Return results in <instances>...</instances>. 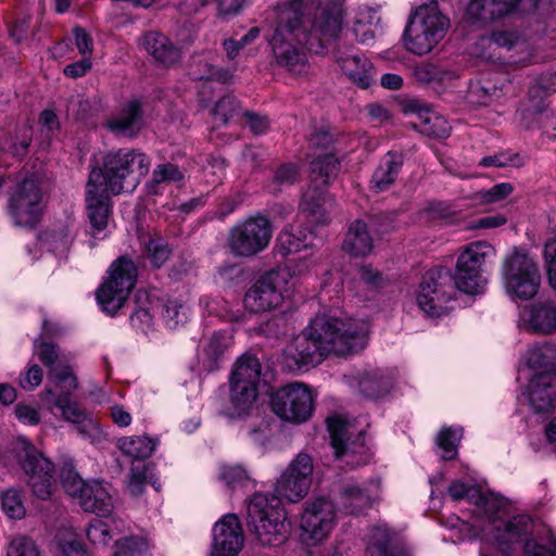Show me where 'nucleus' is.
<instances>
[{"label":"nucleus","mask_w":556,"mask_h":556,"mask_svg":"<svg viewBox=\"0 0 556 556\" xmlns=\"http://www.w3.org/2000/svg\"><path fill=\"white\" fill-rule=\"evenodd\" d=\"M150 159L141 151L122 148L105 152L98 166L89 173L88 182L113 195L132 192L149 173Z\"/></svg>","instance_id":"obj_3"},{"label":"nucleus","mask_w":556,"mask_h":556,"mask_svg":"<svg viewBox=\"0 0 556 556\" xmlns=\"http://www.w3.org/2000/svg\"><path fill=\"white\" fill-rule=\"evenodd\" d=\"M327 427L336 459L351 469L369 463L371 454L362 432L354 434L352 427L338 416L328 418Z\"/></svg>","instance_id":"obj_12"},{"label":"nucleus","mask_w":556,"mask_h":556,"mask_svg":"<svg viewBox=\"0 0 556 556\" xmlns=\"http://www.w3.org/2000/svg\"><path fill=\"white\" fill-rule=\"evenodd\" d=\"M462 438L458 428H443L437 438V444L442 451L441 457L445 460L453 459L457 453V442Z\"/></svg>","instance_id":"obj_47"},{"label":"nucleus","mask_w":556,"mask_h":556,"mask_svg":"<svg viewBox=\"0 0 556 556\" xmlns=\"http://www.w3.org/2000/svg\"><path fill=\"white\" fill-rule=\"evenodd\" d=\"M137 266L127 256L112 263L110 277L97 291V300L104 312L115 315L127 301L137 282Z\"/></svg>","instance_id":"obj_9"},{"label":"nucleus","mask_w":556,"mask_h":556,"mask_svg":"<svg viewBox=\"0 0 556 556\" xmlns=\"http://www.w3.org/2000/svg\"><path fill=\"white\" fill-rule=\"evenodd\" d=\"M336 519L333 503L320 496L307 501L301 516L302 540L308 545H315L325 540L331 532Z\"/></svg>","instance_id":"obj_16"},{"label":"nucleus","mask_w":556,"mask_h":556,"mask_svg":"<svg viewBox=\"0 0 556 556\" xmlns=\"http://www.w3.org/2000/svg\"><path fill=\"white\" fill-rule=\"evenodd\" d=\"M55 540L63 556H89L79 535L72 528L60 529Z\"/></svg>","instance_id":"obj_43"},{"label":"nucleus","mask_w":556,"mask_h":556,"mask_svg":"<svg viewBox=\"0 0 556 556\" xmlns=\"http://www.w3.org/2000/svg\"><path fill=\"white\" fill-rule=\"evenodd\" d=\"M341 31V2L324 10L317 21H298L294 10L277 13V25L270 46L279 66L300 74L305 71L307 59L300 46L313 49V38L329 40Z\"/></svg>","instance_id":"obj_2"},{"label":"nucleus","mask_w":556,"mask_h":556,"mask_svg":"<svg viewBox=\"0 0 556 556\" xmlns=\"http://www.w3.org/2000/svg\"><path fill=\"white\" fill-rule=\"evenodd\" d=\"M448 27L450 20L437 3L420 5L406 25L405 48L414 54H426L444 38Z\"/></svg>","instance_id":"obj_6"},{"label":"nucleus","mask_w":556,"mask_h":556,"mask_svg":"<svg viewBox=\"0 0 556 556\" xmlns=\"http://www.w3.org/2000/svg\"><path fill=\"white\" fill-rule=\"evenodd\" d=\"M247 0H187L186 7L189 12H197L208 3L216 4L217 15L219 17H229L238 14Z\"/></svg>","instance_id":"obj_44"},{"label":"nucleus","mask_w":556,"mask_h":556,"mask_svg":"<svg viewBox=\"0 0 556 556\" xmlns=\"http://www.w3.org/2000/svg\"><path fill=\"white\" fill-rule=\"evenodd\" d=\"M556 555V538L552 536L549 546L536 543L534 541H527L525 545V556H555Z\"/></svg>","instance_id":"obj_63"},{"label":"nucleus","mask_w":556,"mask_h":556,"mask_svg":"<svg viewBox=\"0 0 556 556\" xmlns=\"http://www.w3.org/2000/svg\"><path fill=\"white\" fill-rule=\"evenodd\" d=\"M35 346L37 349L39 359L49 368V370L59 365V352L55 345L47 342H40L39 344L35 343Z\"/></svg>","instance_id":"obj_60"},{"label":"nucleus","mask_w":556,"mask_h":556,"mask_svg":"<svg viewBox=\"0 0 556 556\" xmlns=\"http://www.w3.org/2000/svg\"><path fill=\"white\" fill-rule=\"evenodd\" d=\"M507 84L508 80L504 76L503 81L483 78L471 83L466 97L467 101L473 106L490 105L505 94Z\"/></svg>","instance_id":"obj_29"},{"label":"nucleus","mask_w":556,"mask_h":556,"mask_svg":"<svg viewBox=\"0 0 556 556\" xmlns=\"http://www.w3.org/2000/svg\"><path fill=\"white\" fill-rule=\"evenodd\" d=\"M112 132L127 138H135L143 127V111L139 100L127 101L119 112L106 122Z\"/></svg>","instance_id":"obj_25"},{"label":"nucleus","mask_w":556,"mask_h":556,"mask_svg":"<svg viewBox=\"0 0 556 556\" xmlns=\"http://www.w3.org/2000/svg\"><path fill=\"white\" fill-rule=\"evenodd\" d=\"M520 318L533 332L548 334L556 330V306L552 302H540L526 306Z\"/></svg>","instance_id":"obj_28"},{"label":"nucleus","mask_w":556,"mask_h":556,"mask_svg":"<svg viewBox=\"0 0 556 556\" xmlns=\"http://www.w3.org/2000/svg\"><path fill=\"white\" fill-rule=\"evenodd\" d=\"M49 375L62 389L61 394H71V392L78 388V381L72 368L62 362L58 366L52 367L49 370Z\"/></svg>","instance_id":"obj_48"},{"label":"nucleus","mask_w":556,"mask_h":556,"mask_svg":"<svg viewBox=\"0 0 556 556\" xmlns=\"http://www.w3.org/2000/svg\"><path fill=\"white\" fill-rule=\"evenodd\" d=\"M369 326L364 320L317 316L285 349V362L290 369L321 362L334 354L349 356L365 349Z\"/></svg>","instance_id":"obj_1"},{"label":"nucleus","mask_w":556,"mask_h":556,"mask_svg":"<svg viewBox=\"0 0 556 556\" xmlns=\"http://www.w3.org/2000/svg\"><path fill=\"white\" fill-rule=\"evenodd\" d=\"M299 177L298 167L292 163H286L277 167L268 188L271 192H278L285 186L293 185Z\"/></svg>","instance_id":"obj_50"},{"label":"nucleus","mask_w":556,"mask_h":556,"mask_svg":"<svg viewBox=\"0 0 556 556\" xmlns=\"http://www.w3.org/2000/svg\"><path fill=\"white\" fill-rule=\"evenodd\" d=\"M181 309L182 305L178 301L169 300L163 305L162 317L169 328H176L182 323L185 312L181 313Z\"/></svg>","instance_id":"obj_58"},{"label":"nucleus","mask_w":556,"mask_h":556,"mask_svg":"<svg viewBox=\"0 0 556 556\" xmlns=\"http://www.w3.org/2000/svg\"><path fill=\"white\" fill-rule=\"evenodd\" d=\"M41 200L37 179L30 177L18 182L9 200V213L15 225L34 226L41 212Z\"/></svg>","instance_id":"obj_18"},{"label":"nucleus","mask_w":556,"mask_h":556,"mask_svg":"<svg viewBox=\"0 0 556 556\" xmlns=\"http://www.w3.org/2000/svg\"><path fill=\"white\" fill-rule=\"evenodd\" d=\"M456 289V279L450 268H431L422 276L417 296L418 305L431 317L444 315L447 312V303L455 296Z\"/></svg>","instance_id":"obj_11"},{"label":"nucleus","mask_w":556,"mask_h":556,"mask_svg":"<svg viewBox=\"0 0 556 556\" xmlns=\"http://www.w3.org/2000/svg\"><path fill=\"white\" fill-rule=\"evenodd\" d=\"M184 178L178 166L172 163L157 165L152 173V182L155 185L164 182H179Z\"/></svg>","instance_id":"obj_55"},{"label":"nucleus","mask_w":556,"mask_h":556,"mask_svg":"<svg viewBox=\"0 0 556 556\" xmlns=\"http://www.w3.org/2000/svg\"><path fill=\"white\" fill-rule=\"evenodd\" d=\"M283 278L271 270L263 275L244 295V306L253 313L266 312L277 307L282 301L281 282Z\"/></svg>","instance_id":"obj_20"},{"label":"nucleus","mask_w":556,"mask_h":556,"mask_svg":"<svg viewBox=\"0 0 556 556\" xmlns=\"http://www.w3.org/2000/svg\"><path fill=\"white\" fill-rule=\"evenodd\" d=\"M7 556H42L36 542L26 535L17 534L11 539Z\"/></svg>","instance_id":"obj_49"},{"label":"nucleus","mask_w":556,"mask_h":556,"mask_svg":"<svg viewBox=\"0 0 556 556\" xmlns=\"http://www.w3.org/2000/svg\"><path fill=\"white\" fill-rule=\"evenodd\" d=\"M336 61L342 72L361 88L370 86L374 73L370 62L365 55L353 48L339 46L336 49Z\"/></svg>","instance_id":"obj_24"},{"label":"nucleus","mask_w":556,"mask_h":556,"mask_svg":"<svg viewBox=\"0 0 556 556\" xmlns=\"http://www.w3.org/2000/svg\"><path fill=\"white\" fill-rule=\"evenodd\" d=\"M260 35V29L257 27H252L244 36L240 39L229 38L224 41V48L227 53V56L230 60H233L239 51L245 46L250 45Z\"/></svg>","instance_id":"obj_57"},{"label":"nucleus","mask_w":556,"mask_h":556,"mask_svg":"<svg viewBox=\"0 0 556 556\" xmlns=\"http://www.w3.org/2000/svg\"><path fill=\"white\" fill-rule=\"evenodd\" d=\"M494 255V248L485 241L468 244L458 256L456 271L453 275L457 289L469 294L480 293L486 283L483 266Z\"/></svg>","instance_id":"obj_13"},{"label":"nucleus","mask_w":556,"mask_h":556,"mask_svg":"<svg viewBox=\"0 0 556 556\" xmlns=\"http://www.w3.org/2000/svg\"><path fill=\"white\" fill-rule=\"evenodd\" d=\"M147 482V466L144 464L132 465L128 476L127 490L138 496L143 493Z\"/></svg>","instance_id":"obj_56"},{"label":"nucleus","mask_w":556,"mask_h":556,"mask_svg":"<svg viewBox=\"0 0 556 556\" xmlns=\"http://www.w3.org/2000/svg\"><path fill=\"white\" fill-rule=\"evenodd\" d=\"M337 502L346 514L355 515L369 507L370 497L365 489L346 482L340 486Z\"/></svg>","instance_id":"obj_34"},{"label":"nucleus","mask_w":556,"mask_h":556,"mask_svg":"<svg viewBox=\"0 0 556 556\" xmlns=\"http://www.w3.org/2000/svg\"><path fill=\"white\" fill-rule=\"evenodd\" d=\"M240 104L232 96L223 97L214 108V116L216 119L226 124L231 117L239 114Z\"/></svg>","instance_id":"obj_54"},{"label":"nucleus","mask_w":556,"mask_h":556,"mask_svg":"<svg viewBox=\"0 0 556 556\" xmlns=\"http://www.w3.org/2000/svg\"><path fill=\"white\" fill-rule=\"evenodd\" d=\"M111 192L87 181L86 215L90 225L89 233L103 239L112 214Z\"/></svg>","instance_id":"obj_22"},{"label":"nucleus","mask_w":556,"mask_h":556,"mask_svg":"<svg viewBox=\"0 0 556 556\" xmlns=\"http://www.w3.org/2000/svg\"><path fill=\"white\" fill-rule=\"evenodd\" d=\"M229 387L231 416L240 418L248 416L257 399L258 386L229 382Z\"/></svg>","instance_id":"obj_33"},{"label":"nucleus","mask_w":556,"mask_h":556,"mask_svg":"<svg viewBox=\"0 0 556 556\" xmlns=\"http://www.w3.org/2000/svg\"><path fill=\"white\" fill-rule=\"evenodd\" d=\"M227 348V338L222 333H214L204 344V363L207 369L217 368V363Z\"/></svg>","instance_id":"obj_46"},{"label":"nucleus","mask_w":556,"mask_h":556,"mask_svg":"<svg viewBox=\"0 0 556 556\" xmlns=\"http://www.w3.org/2000/svg\"><path fill=\"white\" fill-rule=\"evenodd\" d=\"M42 377V369L35 364L21 375L20 384L24 390L31 391L41 383Z\"/></svg>","instance_id":"obj_62"},{"label":"nucleus","mask_w":556,"mask_h":556,"mask_svg":"<svg viewBox=\"0 0 556 556\" xmlns=\"http://www.w3.org/2000/svg\"><path fill=\"white\" fill-rule=\"evenodd\" d=\"M309 178L312 185L327 186L340 169L339 160L331 153L317 156L311 162Z\"/></svg>","instance_id":"obj_37"},{"label":"nucleus","mask_w":556,"mask_h":556,"mask_svg":"<svg viewBox=\"0 0 556 556\" xmlns=\"http://www.w3.org/2000/svg\"><path fill=\"white\" fill-rule=\"evenodd\" d=\"M150 547L146 538L127 536L116 541L113 556H143Z\"/></svg>","instance_id":"obj_45"},{"label":"nucleus","mask_w":556,"mask_h":556,"mask_svg":"<svg viewBox=\"0 0 556 556\" xmlns=\"http://www.w3.org/2000/svg\"><path fill=\"white\" fill-rule=\"evenodd\" d=\"M261 370L260 359L254 354L244 353L235 363L229 382L258 386Z\"/></svg>","instance_id":"obj_35"},{"label":"nucleus","mask_w":556,"mask_h":556,"mask_svg":"<svg viewBox=\"0 0 556 556\" xmlns=\"http://www.w3.org/2000/svg\"><path fill=\"white\" fill-rule=\"evenodd\" d=\"M247 526L263 546H279L285 543L289 534V523L281 500L271 494H254L247 507Z\"/></svg>","instance_id":"obj_5"},{"label":"nucleus","mask_w":556,"mask_h":556,"mask_svg":"<svg viewBox=\"0 0 556 556\" xmlns=\"http://www.w3.org/2000/svg\"><path fill=\"white\" fill-rule=\"evenodd\" d=\"M156 441L147 435L123 437L117 440L121 452L134 459H146L152 455Z\"/></svg>","instance_id":"obj_39"},{"label":"nucleus","mask_w":556,"mask_h":556,"mask_svg":"<svg viewBox=\"0 0 556 556\" xmlns=\"http://www.w3.org/2000/svg\"><path fill=\"white\" fill-rule=\"evenodd\" d=\"M62 485L66 493L75 498L85 511L109 515L114 506L113 489L103 481H84L75 472L63 476Z\"/></svg>","instance_id":"obj_14"},{"label":"nucleus","mask_w":556,"mask_h":556,"mask_svg":"<svg viewBox=\"0 0 556 556\" xmlns=\"http://www.w3.org/2000/svg\"><path fill=\"white\" fill-rule=\"evenodd\" d=\"M15 452L34 495L49 500L55 486L53 463L25 438L16 440Z\"/></svg>","instance_id":"obj_8"},{"label":"nucleus","mask_w":556,"mask_h":556,"mask_svg":"<svg viewBox=\"0 0 556 556\" xmlns=\"http://www.w3.org/2000/svg\"><path fill=\"white\" fill-rule=\"evenodd\" d=\"M343 250L352 256H366L374 248L368 226L361 219L354 220L345 235Z\"/></svg>","instance_id":"obj_31"},{"label":"nucleus","mask_w":556,"mask_h":556,"mask_svg":"<svg viewBox=\"0 0 556 556\" xmlns=\"http://www.w3.org/2000/svg\"><path fill=\"white\" fill-rule=\"evenodd\" d=\"M547 274L552 287L556 290V236L545 244Z\"/></svg>","instance_id":"obj_64"},{"label":"nucleus","mask_w":556,"mask_h":556,"mask_svg":"<svg viewBox=\"0 0 556 556\" xmlns=\"http://www.w3.org/2000/svg\"><path fill=\"white\" fill-rule=\"evenodd\" d=\"M541 273L535 261L526 252L515 249L503 263V282L513 299H533L541 287Z\"/></svg>","instance_id":"obj_7"},{"label":"nucleus","mask_w":556,"mask_h":556,"mask_svg":"<svg viewBox=\"0 0 556 556\" xmlns=\"http://www.w3.org/2000/svg\"><path fill=\"white\" fill-rule=\"evenodd\" d=\"M218 478L229 488L242 485L249 479L248 473L243 467L240 465L228 464L220 466Z\"/></svg>","instance_id":"obj_53"},{"label":"nucleus","mask_w":556,"mask_h":556,"mask_svg":"<svg viewBox=\"0 0 556 556\" xmlns=\"http://www.w3.org/2000/svg\"><path fill=\"white\" fill-rule=\"evenodd\" d=\"M70 394H59L53 401V406L61 410L63 418L70 422L77 424L78 432L88 434V429L93 427V421L88 418L87 413L77 403L72 402Z\"/></svg>","instance_id":"obj_36"},{"label":"nucleus","mask_w":556,"mask_h":556,"mask_svg":"<svg viewBox=\"0 0 556 556\" xmlns=\"http://www.w3.org/2000/svg\"><path fill=\"white\" fill-rule=\"evenodd\" d=\"M271 236L273 228L269 219L257 214L231 227L227 245L229 252L236 257H252L269 245Z\"/></svg>","instance_id":"obj_10"},{"label":"nucleus","mask_w":556,"mask_h":556,"mask_svg":"<svg viewBox=\"0 0 556 556\" xmlns=\"http://www.w3.org/2000/svg\"><path fill=\"white\" fill-rule=\"evenodd\" d=\"M548 96V89L539 80L529 87L527 97L521 101L517 111L525 127H554L556 113L549 109Z\"/></svg>","instance_id":"obj_19"},{"label":"nucleus","mask_w":556,"mask_h":556,"mask_svg":"<svg viewBox=\"0 0 556 556\" xmlns=\"http://www.w3.org/2000/svg\"><path fill=\"white\" fill-rule=\"evenodd\" d=\"M243 546V532L235 515H226L213 528L211 556H236Z\"/></svg>","instance_id":"obj_23"},{"label":"nucleus","mask_w":556,"mask_h":556,"mask_svg":"<svg viewBox=\"0 0 556 556\" xmlns=\"http://www.w3.org/2000/svg\"><path fill=\"white\" fill-rule=\"evenodd\" d=\"M86 535L89 542L96 546H106L114 536L109 523L101 519H92L89 522Z\"/></svg>","instance_id":"obj_51"},{"label":"nucleus","mask_w":556,"mask_h":556,"mask_svg":"<svg viewBox=\"0 0 556 556\" xmlns=\"http://www.w3.org/2000/svg\"><path fill=\"white\" fill-rule=\"evenodd\" d=\"M270 405L281 419L301 424L312 416L314 399L307 386L294 382L278 389L270 397Z\"/></svg>","instance_id":"obj_15"},{"label":"nucleus","mask_w":556,"mask_h":556,"mask_svg":"<svg viewBox=\"0 0 556 556\" xmlns=\"http://www.w3.org/2000/svg\"><path fill=\"white\" fill-rule=\"evenodd\" d=\"M514 190V187L509 182H501L494 185L489 190H484L480 192V199L484 203H494L502 201L507 198Z\"/></svg>","instance_id":"obj_59"},{"label":"nucleus","mask_w":556,"mask_h":556,"mask_svg":"<svg viewBox=\"0 0 556 556\" xmlns=\"http://www.w3.org/2000/svg\"><path fill=\"white\" fill-rule=\"evenodd\" d=\"M142 45L159 63L170 66L179 61L180 50L163 34L149 31L143 36Z\"/></svg>","instance_id":"obj_30"},{"label":"nucleus","mask_w":556,"mask_h":556,"mask_svg":"<svg viewBox=\"0 0 556 556\" xmlns=\"http://www.w3.org/2000/svg\"><path fill=\"white\" fill-rule=\"evenodd\" d=\"M278 242L285 254L296 253L313 245V233L302 228H286L279 237Z\"/></svg>","instance_id":"obj_40"},{"label":"nucleus","mask_w":556,"mask_h":556,"mask_svg":"<svg viewBox=\"0 0 556 556\" xmlns=\"http://www.w3.org/2000/svg\"><path fill=\"white\" fill-rule=\"evenodd\" d=\"M313 458L306 453H299L282 471L276 482V496L296 503L304 498L313 481Z\"/></svg>","instance_id":"obj_17"},{"label":"nucleus","mask_w":556,"mask_h":556,"mask_svg":"<svg viewBox=\"0 0 556 556\" xmlns=\"http://www.w3.org/2000/svg\"><path fill=\"white\" fill-rule=\"evenodd\" d=\"M142 245L144 248L146 256L155 268L163 266L172 254L168 243L160 236L152 237L148 235L142 237Z\"/></svg>","instance_id":"obj_42"},{"label":"nucleus","mask_w":556,"mask_h":556,"mask_svg":"<svg viewBox=\"0 0 556 556\" xmlns=\"http://www.w3.org/2000/svg\"><path fill=\"white\" fill-rule=\"evenodd\" d=\"M402 165V156L389 152L372 174L371 189L376 192L387 190L395 181Z\"/></svg>","instance_id":"obj_32"},{"label":"nucleus","mask_w":556,"mask_h":556,"mask_svg":"<svg viewBox=\"0 0 556 556\" xmlns=\"http://www.w3.org/2000/svg\"><path fill=\"white\" fill-rule=\"evenodd\" d=\"M1 507L11 519H21L25 516V507L18 491L8 490L2 495Z\"/></svg>","instance_id":"obj_52"},{"label":"nucleus","mask_w":556,"mask_h":556,"mask_svg":"<svg viewBox=\"0 0 556 556\" xmlns=\"http://www.w3.org/2000/svg\"><path fill=\"white\" fill-rule=\"evenodd\" d=\"M541 0H471L467 8L468 18L483 24L498 21L511 14L520 4L523 11H534Z\"/></svg>","instance_id":"obj_21"},{"label":"nucleus","mask_w":556,"mask_h":556,"mask_svg":"<svg viewBox=\"0 0 556 556\" xmlns=\"http://www.w3.org/2000/svg\"><path fill=\"white\" fill-rule=\"evenodd\" d=\"M367 556H409V553L394 532L386 526H378L370 530Z\"/></svg>","instance_id":"obj_27"},{"label":"nucleus","mask_w":556,"mask_h":556,"mask_svg":"<svg viewBox=\"0 0 556 556\" xmlns=\"http://www.w3.org/2000/svg\"><path fill=\"white\" fill-rule=\"evenodd\" d=\"M243 117L250 130L256 136L265 134L269 128V121L265 115L245 111Z\"/></svg>","instance_id":"obj_61"},{"label":"nucleus","mask_w":556,"mask_h":556,"mask_svg":"<svg viewBox=\"0 0 556 556\" xmlns=\"http://www.w3.org/2000/svg\"><path fill=\"white\" fill-rule=\"evenodd\" d=\"M528 396L535 412L544 413L552 408L556 402V372H538L529 383Z\"/></svg>","instance_id":"obj_26"},{"label":"nucleus","mask_w":556,"mask_h":556,"mask_svg":"<svg viewBox=\"0 0 556 556\" xmlns=\"http://www.w3.org/2000/svg\"><path fill=\"white\" fill-rule=\"evenodd\" d=\"M323 186L312 185L303 193L300 207L303 212L307 213L317 223L326 222V203L327 194L321 189Z\"/></svg>","instance_id":"obj_38"},{"label":"nucleus","mask_w":556,"mask_h":556,"mask_svg":"<svg viewBox=\"0 0 556 556\" xmlns=\"http://www.w3.org/2000/svg\"><path fill=\"white\" fill-rule=\"evenodd\" d=\"M447 493L454 501L469 498L479 506H483L490 521V531L495 542L503 553H508L510 545L522 541L531 533L533 522L527 515H518L509 520L502 519L498 510L495 509L496 504L490 502L476 488L469 486L460 480L451 482Z\"/></svg>","instance_id":"obj_4"},{"label":"nucleus","mask_w":556,"mask_h":556,"mask_svg":"<svg viewBox=\"0 0 556 556\" xmlns=\"http://www.w3.org/2000/svg\"><path fill=\"white\" fill-rule=\"evenodd\" d=\"M416 128L428 137L438 139L447 138L451 132V126L445 117L442 115L426 111L419 115V122Z\"/></svg>","instance_id":"obj_41"}]
</instances>
